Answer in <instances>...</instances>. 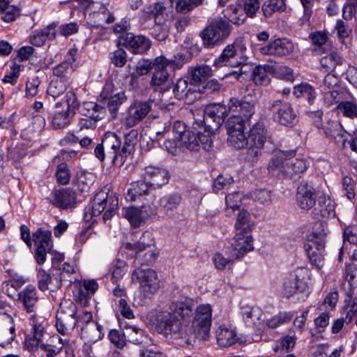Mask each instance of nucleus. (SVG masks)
I'll return each mask as SVG.
<instances>
[{
  "label": "nucleus",
  "mask_w": 357,
  "mask_h": 357,
  "mask_svg": "<svg viewBox=\"0 0 357 357\" xmlns=\"http://www.w3.org/2000/svg\"><path fill=\"white\" fill-rule=\"evenodd\" d=\"M120 130L123 132L124 137V143L122 146V154H124L126 158L131 154L138 142V131L133 128H128L124 126V123L121 127Z\"/></svg>",
  "instance_id": "c756f323"
},
{
  "label": "nucleus",
  "mask_w": 357,
  "mask_h": 357,
  "mask_svg": "<svg viewBox=\"0 0 357 357\" xmlns=\"http://www.w3.org/2000/svg\"><path fill=\"white\" fill-rule=\"evenodd\" d=\"M244 59L245 61H243L242 63H239V73L234 71L231 73V75L241 82H243L244 80L243 75H247L250 73H252V70L254 69L252 63L249 61V58L247 56L246 54L244 55Z\"/></svg>",
  "instance_id": "0e129e2a"
},
{
  "label": "nucleus",
  "mask_w": 357,
  "mask_h": 357,
  "mask_svg": "<svg viewBox=\"0 0 357 357\" xmlns=\"http://www.w3.org/2000/svg\"><path fill=\"white\" fill-rule=\"evenodd\" d=\"M132 279L139 283L140 291L146 298L155 294L159 289L157 273L152 268H136L132 272Z\"/></svg>",
  "instance_id": "0eeeda50"
},
{
  "label": "nucleus",
  "mask_w": 357,
  "mask_h": 357,
  "mask_svg": "<svg viewBox=\"0 0 357 357\" xmlns=\"http://www.w3.org/2000/svg\"><path fill=\"white\" fill-rule=\"evenodd\" d=\"M54 37V29L52 26H48L33 36L30 41L33 45L39 47L43 45L46 40L53 39Z\"/></svg>",
  "instance_id": "5fc2aeb1"
},
{
  "label": "nucleus",
  "mask_w": 357,
  "mask_h": 357,
  "mask_svg": "<svg viewBox=\"0 0 357 357\" xmlns=\"http://www.w3.org/2000/svg\"><path fill=\"white\" fill-rule=\"evenodd\" d=\"M212 68L206 65L198 66L190 71V77L195 83H199L212 75Z\"/></svg>",
  "instance_id": "3c124183"
},
{
  "label": "nucleus",
  "mask_w": 357,
  "mask_h": 357,
  "mask_svg": "<svg viewBox=\"0 0 357 357\" xmlns=\"http://www.w3.org/2000/svg\"><path fill=\"white\" fill-rule=\"evenodd\" d=\"M313 213L314 215H320L322 218L334 217L335 205L333 200L329 196L325 195L319 196Z\"/></svg>",
  "instance_id": "c85d7f7f"
},
{
  "label": "nucleus",
  "mask_w": 357,
  "mask_h": 357,
  "mask_svg": "<svg viewBox=\"0 0 357 357\" xmlns=\"http://www.w3.org/2000/svg\"><path fill=\"white\" fill-rule=\"evenodd\" d=\"M15 337V326L10 317L0 321V346L10 344Z\"/></svg>",
  "instance_id": "2f4dec72"
},
{
  "label": "nucleus",
  "mask_w": 357,
  "mask_h": 357,
  "mask_svg": "<svg viewBox=\"0 0 357 357\" xmlns=\"http://www.w3.org/2000/svg\"><path fill=\"white\" fill-rule=\"evenodd\" d=\"M84 117L80 119L78 123L79 131L84 129H95L97 121L102 119L100 114H93V113L91 112L84 114Z\"/></svg>",
  "instance_id": "6e6d98bb"
},
{
  "label": "nucleus",
  "mask_w": 357,
  "mask_h": 357,
  "mask_svg": "<svg viewBox=\"0 0 357 357\" xmlns=\"http://www.w3.org/2000/svg\"><path fill=\"white\" fill-rule=\"evenodd\" d=\"M249 124L228 120L226 123L227 142L235 149H246L247 160L251 163H255L261 155L266 141L270 137L263 121H257L250 128L248 132H245Z\"/></svg>",
  "instance_id": "f03ea898"
},
{
  "label": "nucleus",
  "mask_w": 357,
  "mask_h": 357,
  "mask_svg": "<svg viewBox=\"0 0 357 357\" xmlns=\"http://www.w3.org/2000/svg\"><path fill=\"white\" fill-rule=\"evenodd\" d=\"M326 232L321 222H317L310 236L308 243L305 245L307 255L311 264L318 268L324 263V248Z\"/></svg>",
  "instance_id": "20e7f679"
},
{
  "label": "nucleus",
  "mask_w": 357,
  "mask_h": 357,
  "mask_svg": "<svg viewBox=\"0 0 357 357\" xmlns=\"http://www.w3.org/2000/svg\"><path fill=\"white\" fill-rule=\"evenodd\" d=\"M246 52L245 45L232 43L227 45L222 54L213 61V66L216 68L222 66L237 68L239 63L245 61L244 55Z\"/></svg>",
  "instance_id": "423d86ee"
},
{
  "label": "nucleus",
  "mask_w": 357,
  "mask_h": 357,
  "mask_svg": "<svg viewBox=\"0 0 357 357\" xmlns=\"http://www.w3.org/2000/svg\"><path fill=\"white\" fill-rule=\"evenodd\" d=\"M320 59V66L326 72L333 71L337 66L342 64V58L335 51H328Z\"/></svg>",
  "instance_id": "4c0bfd02"
},
{
  "label": "nucleus",
  "mask_w": 357,
  "mask_h": 357,
  "mask_svg": "<svg viewBox=\"0 0 357 357\" xmlns=\"http://www.w3.org/2000/svg\"><path fill=\"white\" fill-rule=\"evenodd\" d=\"M231 32L229 23L222 19L213 20L200 33L203 44L213 47L227 38Z\"/></svg>",
  "instance_id": "39448f33"
},
{
  "label": "nucleus",
  "mask_w": 357,
  "mask_h": 357,
  "mask_svg": "<svg viewBox=\"0 0 357 357\" xmlns=\"http://www.w3.org/2000/svg\"><path fill=\"white\" fill-rule=\"evenodd\" d=\"M31 324L32 326V328L30 335L33 340L36 341V344H38L42 341L45 333V328L42 323H39L35 320L33 316H32Z\"/></svg>",
  "instance_id": "338daca9"
},
{
  "label": "nucleus",
  "mask_w": 357,
  "mask_h": 357,
  "mask_svg": "<svg viewBox=\"0 0 357 357\" xmlns=\"http://www.w3.org/2000/svg\"><path fill=\"white\" fill-rule=\"evenodd\" d=\"M296 151H275L267 169L269 174L282 179L298 181L307 171L309 163L304 158H293Z\"/></svg>",
  "instance_id": "7ed1b4c3"
},
{
  "label": "nucleus",
  "mask_w": 357,
  "mask_h": 357,
  "mask_svg": "<svg viewBox=\"0 0 357 357\" xmlns=\"http://www.w3.org/2000/svg\"><path fill=\"white\" fill-rule=\"evenodd\" d=\"M70 81L66 79L56 78L51 81L47 88V93L56 98L63 94L69 86Z\"/></svg>",
  "instance_id": "37998d69"
},
{
  "label": "nucleus",
  "mask_w": 357,
  "mask_h": 357,
  "mask_svg": "<svg viewBox=\"0 0 357 357\" xmlns=\"http://www.w3.org/2000/svg\"><path fill=\"white\" fill-rule=\"evenodd\" d=\"M77 306L71 301H64L60 304L56 316L77 317Z\"/></svg>",
  "instance_id": "680f3d73"
},
{
  "label": "nucleus",
  "mask_w": 357,
  "mask_h": 357,
  "mask_svg": "<svg viewBox=\"0 0 357 357\" xmlns=\"http://www.w3.org/2000/svg\"><path fill=\"white\" fill-rule=\"evenodd\" d=\"M118 208V198L115 196H108L104 192L96 194L93 199L91 208L93 216H98L105 210L102 218L105 222L109 220L115 213Z\"/></svg>",
  "instance_id": "9b49d317"
},
{
  "label": "nucleus",
  "mask_w": 357,
  "mask_h": 357,
  "mask_svg": "<svg viewBox=\"0 0 357 357\" xmlns=\"http://www.w3.org/2000/svg\"><path fill=\"white\" fill-rule=\"evenodd\" d=\"M155 106L153 100H135L128 108L126 116L123 120L124 126L131 128L142 121Z\"/></svg>",
  "instance_id": "9d476101"
},
{
  "label": "nucleus",
  "mask_w": 357,
  "mask_h": 357,
  "mask_svg": "<svg viewBox=\"0 0 357 357\" xmlns=\"http://www.w3.org/2000/svg\"><path fill=\"white\" fill-rule=\"evenodd\" d=\"M102 140L107 158L111 160L114 165L121 167L124 164L126 158L124 154H122L121 139L115 133L109 132L105 135Z\"/></svg>",
  "instance_id": "ddd939ff"
},
{
  "label": "nucleus",
  "mask_w": 357,
  "mask_h": 357,
  "mask_svg": "<svg viewBox=\"0 0 357 357\" xmlns=\"http://www.w3.org/2000/svg\"><path fill=\"white\" fill-rule=\"evenodd\" d=\"M213 116L208 114L206 109L204 112V115L201 116L200 118H195L193 124V128L208 130L209 132H215L217 129H211L209 126H214Z\"/></svg>",
  "instance_id": "864d4df0"
},
{
  "label": "nucleus",
  "mask_w": 357,
  "mask_h": 357,
  "mask_svg": "<svg viewBox=\"0 0 357 357\" xmlns=\"http://www.w3.org/2000/svg\"><path fill=\"white\" fill-rule=\"evenodd\" d=\"M254 223L251 216L246 210H241L238 214L235 228L238 232L248 234L253 228Z\"/></svg>",
  "instance_id": "79ce46f5"
},
{
  "label": "nucleus",
  "mask_w": 357,
  "mask_h": 357,
  "mask_svg": "<svg viewBox=\"0 0 357 357\" xmlns=\"http://www.w3.org/2000/svg\"><path fill=\"white\" fill-rule=\"evenodd\" d=\"M51 203L62 209L75 207L76 204L75 192L70 188L56 190L54 192Z\"/></svg>",
  "instance_id": "5701e85b"
},
{
  "label": "nucleus",
  "mask_w": 357,
  "mask_h": 357,
  "mask_svg": "<svg viewBox=\"0 0 357 357\" xmlns=\"http://www.w3.org/2000/svg\"><path fill=\"white\" fill-rule=\"evenodd\" d=\"M122 214L134 227L141 226L147 218L146 213L141 208L136 207L123 208Z\"/></svg>",
  "instance_id": "f704fd0d"
},
{
  "label": "nucleus",
  "mask_w": 357,
  "mask_h": 357,
  "mask_svg": "<svg viewBox=\"0 0 357 357\" xmlns=\"http://www.w3.org/2000/svg\"><path fill=\"white\" fill-rule=\"evenodd\" d=\"M1 17L5 22H11L20 15V9L10 5L8 0H0Z\"/></svg>",
  "instance_id": "ea45409f"
},
{
  "label": "nucleus",
  "mask_w": 357,
  "mask_h": 357,
  "mask_svg": "<svg viewBox=\"0 0 357 357\" xmlns=\"http://www.w3.org/2000/svg\"><path fill=\"white\" fill-rule=\"evenodd\" d=\"M178 137L182 144L183 150L187 149L191 151L199 149V140L197 132L190 130L178 131Z\"/></svg>",
  "instance_id": "58836bf2"
},
{
  "label": "nucleus",
  "mask_w": 357,
  "mask_h": 357,
  "mask_svg": "<svg viewBox=\"0 0 357 357\" xmlns=\"http://www.w3.org/2000/svg\"><path fill=\"white\" fill-rule=\"evenodd\" d=\"M243 197V194L240 192H234L226 195V211L228 215H231L236 209L239 208Z\"/></svg>",
  "instance_id": "603ef678"
},
{
  "label": "nucleus",
  "mask_w": 357,
  "mask_h": 357,
  "mask_svg": "<svg viewBox=\"0 0 357 357\" xmlns=\"http://www.w3.org/2000/svg\"><path fill=\"white\" fill-rule=\"evenodd\" d=\"M113 84L112 83H106L100 94V103L105 108H108L112 114H115L118 111L119 106L126 100L124 92H118L113 94Z\"/></svg>",
  "instance_id": "2eb2a0df"
},
{
  "label": "nucleus",
  "mask_w": 357,
  "mask_h": 357,
  "mask_svg": "<svg viewBox=\"0 0 357 357\" xmlns=\"http://www.w3.org/2000/svg\"><path fill=\"white\" fill-rule=\"evenodd\" d=\"M342 86L339 85V79L333 74L326 75L319 84L320 93L334 90Z\"/></svg>",
  "instance_id": "4d7b16f0"
},
{
  "label": "nucleus",
  "mask_w": 357,
  "mask_h": 357,
  "mask_svg": "<svg viewBox=\"0 0 357 357\" xmlns=\"http://www.w3.org/2000/svg\"><path fill=\"white\" fill-rule=\"evenodd\" d=\"M208 114L213 116L214 126H209L211 129H218L225 121L227 112L228 107L222 104H214L208 106L206 109Z\"/></svg>",
  "instance_id": "c9c22d12"
},
{
  "label": "nucleus",
  "mask_w": 357,
  "mask_h": 357,
  "mask_svg": "<svg viewBox=\"0 0 357 357\" xmlns=\"http://www.w3.org/2000/svg\"><path fill=\"white\" fill-rule=\"evenodd\" d=\"M197 134L199 140V147L202 146L203 149L208 151L212 147L213 142L211 139V135L214 132H209L208 130L197 129L195 130Z\"/></svg>",
  "instance_id": "69168bd1"
},
{
  "label": "nucleus",
  "mask_w": 357,
  "mask_h": 357,
  "mask_svg": "<svg viewBox=\"0 0 357 357\" xmlns=\"http://www.w3.org/2000/svg\"><path fill=\"white\" fill-rule=\"evenodd\" d=\"M63 340L58 335H52L45 342H41L40 349L43 351V357H57L62 351Z\"/></svg>",
  "instance_id": "bb28decb"
},
{
  "label": "nucleus",
  "mask_w": 357,
  "mask_h": 357,
  "mask_svg": "<svg viewBox=\"0 0 357 357\" xmlns=\"http://www.w3.org/2000/svg\"><path fill=\"white\" fill-rule=\"evenodd\" d=\"M322 129L326 137L334 139L337 143H345L347 132L339 122L335 121L328 122Z\"/></svg>",
  "instance_id": "72a5a7b5"
},
{
  "label": "nucleus",
  "mask_w": 357,
  "mask_h": 357,
  "mask_svg": "<svg viewBox=\"0 0 357 357\" xmlns=\"http://www.w3.org/2000/svg\"><path fill=\"white\" fill-rule=\"evenodd\" d=\"M18 301L22 304L24 309L28 313L36 312L38 302L36 287L27 286L18 294Z\"/></svg>",
  "instance_id": "b1692460"
},
{
  "label": "nucleus",
  "mask_w": 357,
  "mask_h": 357,
  "mask_svg": "<svg viewBox=\"0 0 357 357\" xmlns=\"http://www.w3.org/2000/svg\"><path fill=\"white\" fill-rule=\"evenodd\" d=\"M77 322V317L56 316V327L59 333L66 335L75 328Z\"/></svg>",
  "instance_id": "a18cd8bd"
},
{
  "label": "nucleus",
  "mask_w": 357,
  "mask_h": 357,
  "mask_svg": "<svg viewBox=\"0 0 357 357\" xmlns=\"http://www.w3.org/2000/svg\"><path fill=\"white\" fill-rule=\"evenodd\" d=\"M163 146L172 155H176L182 151V144L178 137V131H177L176 135L172 139H166L163 143Z\"/></svg>",
  "instance_id": "e2e57ef3"
},
{
  "label": "nucleus",
  "mask_w": 357,
  "mask_h": 357,
  "mask_svg": "<svg viewBox=\"0 0 357 357\" xmlns=\"http://www.w3.org/2000/svg\"><path fill=\"white\" fill-rule=\"evenodd\" d=\"M292 317L293 314L291 312H280L270 319H268L266 325L270 328H275L282 324L289 322Z\"/></svg>",
  "instance_id": "052dcab7"
},
{
  "label": "nucleus",
  "mask_w": 357,
  "mask_h": 357,
  "mask_svg": "<svg viewBox=\"0 0 357 357\" xmlns=\"http://www.w3.org/2000/svg\"><path fill=\"white\" fill-rule=\"evenodd\" d=\"M217 343L220 347H229L238 342L235 328L226 325L219 326L215 331Z\"/></svg>",
  "instance_id": "393cba45"
},
{
  "label": "nucleus",
  "mask_w": 357,
  "mask_h": 357,
  "mask_svg": "<svg viewBox=\"0 0 357 357\" xmlns=\"http://www.w3.org/2000/svg\"><path fill=\"white\" fill-rule=\"evenodd\" d=\"M342 17L346 20H357V0H348L342 8Z\"/></svg>",
  "instance_id": "774afa93"
},
{
  "label": "nucleus",
  "mask_w": 357,
  "mask_h": 357,
  "mask_svg": "<svg viewBox=\"0 0 357 357\" xmlns=\"http://www.w3.org/2000/svg\"><path fill=\"white\" fill-rule=\"evenodd\" d=\"M294 49L293 43L285 39L278 38L261 47L259 50L262 54L284 56L290 54Z\"/></svg>",
  "instance_id": "aec40b11"
},
{
  "label": "nucleus",
  "mask_w": 357,
  "mask_h": 357,
  "mask_svg": "<svg viewBox=\"0 0 357 357\" xmlns=\"http://www.w3.org/2000/svg\"><path fill=\"white\" fill-rule=\"evenodd\" d=\"M170 175L163 167L149 165L145 167L143 178L155 190L160 188L169 182Z\"/></svg>",
  "instance_id": "f3484780"
},
{
  "label": "nucleus",
  "mask_w": 357,
  "mask_h": 357,
  "mask_svg": "<svg viewBox=\"0 0 357 357\" xmlns=\"http://www.w3.org/2000/svg\"><path fill=\"white\" fill-rule=\"evenodd\" d=\"M153 245L154 239L152 234L149 231H145L135 243H127L125 245V248L128 250L135 251L136 258H139L141 257V252L152 249Z\"/></svg>",
  "instance_id": "cd10ccee"
},
{
  "label": "nucleus",
  "mask_w": 357,
  "mask_h": 357,
  "mask_svg": "<svg viewBox=\"0 0 357 357\" xmlns=\"http://www.w3.org/2000/svg\"><path fill=\"white\" fill-rule=\"evenodd\" d=\"M294 94L298 98L303 97L307 98L309 102H312L316 97L314 87L307 83H302L295 86Z\"/></svg>",
  "instance_id": "8fccbe9b"
},
{
  "label": "nucleus",
  "mask_w": 357,
  "mask_h": 357,
  "mask_svg": "<svg viewBox=\"0 0 357 357\" xmlns=\"http://www.w3.org/2000/svg\"><path fill=\"white\" fill-rule=\"evenodd\" d=\"M173 92L176 98L192 100L195 97L196 90L192 83H188L185 79H179L174 86Z\"/></svg>",
  "instance_id": "7c9ffc66"
},
{
  "label": "nucleus",
  "mask_w": 357,
  "mask_h": 357,
  "mask_svg": "<svg viewBox=\"0 0 357 357\" xmlns=\"http://www.w3.org/2000/svg\"><path fill=\"white\" fill-rule=\"evenodd\" d=\"M253 249L252 236L249 234L238 232L234 237L229 253L234 259H240Z\"/></svg>",
  "instance_id": "dca6fc26"
},
{
  "label": "nucleus",
  "mask_w": 357,
  "mask_h": 357,
  "mask_svg": "<svg viewBox=\"0 0 357 357\" xmlns=\"http://www.w3.org/2000/svg\"><path fill=\"white\" fill-rule=\"evenodd\" d=\"M149 33L158 40L163 41L168 37V27L166 24L158 23L155 19L154 24L149 29Z\"/></svg>",
  "instance_id": "bf43d9fd"
},
{
  "label": "nucleus",
  "mask_w": 357,
  "mask_h": 357,
  "mask_svg": "<svg viewBox=\"0 0 357 357\" xmlns=\"http://www.w3.org/2000/svg\"><path fill=\"white\" fill-rule=\"evenodd\" d=\"M165 61L155 58L153 60V72L150 82V85L155 89L158 87L169 84V74L167 70Z\"/></svg>",
  "instance_id": "4be33fe9"
},
{
  "label": "nucleus",
  "mask_w": 357,
  "mask_h": 357,
  "mask_svg": "<svg viewBox=\"0 0 357 357\" xmlns=\"http://www.w3.org/2000/svg\"><path fill=\"white\" fill-rule=\"evenodd\" d=\"M324 105L330 107L347 99L349 93L342 87L321 93Z\"/></svg>",
  "instance_id": "e433bc0d"
},
{
  "label": "nucleus",
  "mask_w": 357,
  "mask_h": 357,
  "mask_svg": "<svg viewBox=\"0 0 357 357\" xmlns=\"http://www.w3.org/2000/svg\"><path fill=\"white\" fill-rule=\"evenodd\" d=\"M123 46L135 54H143L151 47V41L144 36L126 33L121 37Z\"/></svg>",
  "instance_id": "6ab92c4d"
},
{
  "label": "nucleus",
  "mask_w": 357,
  "mask_h": 357,
  "mask_svg": "<svg viewBox=\"0 0 357 357\" xmlns=\"http://www.w3.org/2000/svg\"><path fill=\"white\" fill-rule=\"evenodd\" d=\"M287 8L285 0H267L261 9L266 17H270L275 12H284Z\"/></svg>",
  "instance_id": "c03bdc74"
},
{
  "label": "nucleus",
  "mask_w": 357,
  "mask_h": 357,
  "mask_svg": "<svg viewBox=\"0 0 357 357\" xmlns=\"http://www.w3.org/2000/svg\"><path fill=\"white\" fill-rule=\"evenodd\" d=\"M273 73V67L269 65H259L254 68L252 79L257 84H265L269 82L268 75Z\"/></svg>",
  "instance_id": "a19ab883"
},
{
  "label": "nucleus",
  "mask_w": 357,
  "mask_h": 357,
  "mask_svg": "<svg viewBox=\"0 0 357 357\" xmlns=\"http://www.w3.org/2000/svg\"><path fill=\"white\" fill-rule=\"evenodd\" d=\"M190 299L172 301L167 310L155 317L157 331L184 345H192L197 339L208 340L212 325L213 307L210 304H200L195 310Z\"/></svg>",
  "instance_id": "f257e3e1"
},
{
  "label": "nucleus",
  "mask_w": 357,
  "mask_h": 357,
  "mask_svg": "<svg viewBox=\"0 0 357 357\" xmlns=\"http://www.w3.org/2000/svg\"><path fill=\"white\" fill-rule=\"evenodd\" d=\"M89 20L91 26L98 27L102 26L103 22L112 23L114 21V17L111 13H109V15H101L93 11L89 14Z\"/></svg>",
  "instance_id": "13d9d810"
},
{
  "label": "nucleus",
  "mask_w": 357,
  "mask_h": 357,
  "mask_svg": "<svg viewBox=\"0 0 357 357\" xmlns=\"http://www.w3.org/2000/svg\"><path fill=\"white\" fill-rule=\"evenodd\" d=\"M338 112L341 113L344 116L354 119L357 118V102L342 100L336 106Z\"/></svg>",
  "instance_id": "09e8293b"
},
{
  "label": "nucleus",
  "mask_w": 357,
  "mask_h": 357,
  "mask_svg": "<svg viewBox=\"0 0 357 357\" xmlns=\"http://www.w3.org/2000/svg\"><path fill=\"white\" fill-rule=\"evenodd\" d=\"M310 37L314 45L312 51L319 55L334 49L332 41L324 31H316L311 33Z\"/></svg>",
  "instance_id": "a878e982"
},
{
  "label": "nucleus",
  "mask_w": 357,
  "mask_h": 357,
  "mask_svg": "<svg viewBox=\"0 0 357 357\" xmlns=\"http://www.w3.org/2000/svg\"><path fill=\"white\" fill-rule=\"evenodd\" d=\"M310 275V270L306 267H297L284 279L283 293L290 297L298 291H304L307 287L305 280Z\"/></svg>",
  "instance_id": "6e6552de"
},
{
  "label": "nucleus",
  "mask_w": 357,
  "mask_h": 357,
  "mask_svg": "<svg viewBox=\"0 0 357 357\" xmlns=\"http://www.w3.org/2000/svg\"><path fill=\"white\" fill-rule=\"evenodd\" d=\"M268 109L272 112L273 121L280 125L292 126L296 122V114L289 102L275 100Z\"/></svg>",
  "instance_id": "f8f14e48"
},
{
  "label": "nucleus",
  "mask_w": 357,
  "mask_h": 357,
  "mask_svg": "<svg viewBox=\"0 0 357 357\" xmlns=\"http://www.w3.org/2000/svg\"><path fill=\"white\" fill-rule=\"evenodd\" d=\"M102 326L96 322L91 323L82 328L83 334L91 342H96L102 338L104 333Z\"/></svg>",
  "instance_id": "de8ad7c7"
},
{
  "label": "nucleus",
  "mask_w": 357,
  "mask_h": 357,
  "mask_svg": "<svg viewBox=\"0 0 357 357\" xmlns=\"http://www.w3.org/2000/svg\"><path fill=\"white\" fill-rule=\"evenodd\" d=\"M73 114L68 110L56 112L54 114L52 120V126L54 129H61L68 126Z\"/></svg>",
  "instance_id": "49530a36"
},
{
  "label": "nucleus",
  "mask_w": 357,
  "mask_h": 357,
  "mask_svg": "<svg viewBox=\"0 0 357 357\" xmlns=\"http://www.w3.org/2000/svg\"><path fill=\"white\" fill-rule=\"evenodd\" d=\"M32 237L36 246L35 253L36 262L42 265L46 261L47 253L52 246V231L39 228L33 234Z\"/></svg>",
  "instance_id": "4468645a"
},
{
  "label": "nucleus",
  "mask_w": 357,
  "mask_h": 357,
  "mask_svg": "<svg viewBox=\"0 0 357 357\" xmlns=\"http://www.w3.org/2000/svg\"><path fill=\"white\" fill-rule=\"evenodd\" d=\"M181 196L176 193L169 194L162 197L159 200L161 211L168 216L174 214L181 203Z\"/></svg>",
  "instance_id": "473e14b6"
},
{
  "label": "nucleus",
  "mask_w": 357,
  "mask_h": 357,
  "mask_svg": "<svg viewBox=\"0 0 357 357\" xmlns=\"http://www.w3.org/2000/svg\"><path fill=\"white\" fill-rule=\"evenodd\" d=\"M153 190L145 179L138 181L131 184V187L128 190L126 199L130 202L151 200L153 197Z\"/></svg>",
  "instance_id": "a211bd4d"
},
{
  "label": "nucleus",
  "mask_w": 357,
  "mask_h": 357,
  "mask_svg": "<svg viewBox=\"0 0 357 357\" xmlns=\"http://www.w3.org/2000/svg\"><path fill=\"white\" fill-rule=\"evenodd\" d=\"M229 112L231 116L228 120H233L239 123L249 124L250 119L255 114L254 102L236 98H230L228 105Z\"/></svg>",
  "instance_id": "1a4fd4ad"
},
{
  "label": "nucleus",
  "mask_w": 357,
  "mask_h": 357,
  "mask_svg": "<svg viewBox=\"0 0 357 357\" xmlns=\"http://www.w3.org/2000/svg\"><path fill=\"white\" fill-rule=\"evenodd\" d=\"M319 196L314 189L307 183H301L297 188L296 200L298 205L305 210L315 206Z\"/></svg>",
  "instance_id": "412c9836"
}]
</instances>
